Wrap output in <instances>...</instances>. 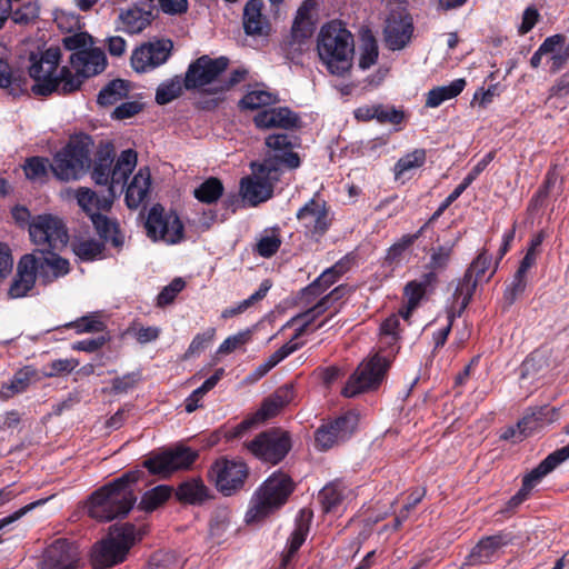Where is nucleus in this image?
Masks as SVG:
<instances>
[{"instance_id":"obj_46","label":"nucleus","mask_w":569,"mask_h":569,"mask_svg":"<svg viewBox=\"0 0 569 569\" xmlns=\"http://www.w3.org/2000/svg\"><path fill=\"white\" fill-rule=\"evenodd\" d=\"M345 272L342 263H336L333 267L325 270L315 282H312L307 289L309 295H320L331 284H333L338 278Z\"/></svg>"},{"instance_id":"obj_15","label":"nucleus","mask_w":569,"mask_h":569,"mask_svg":"<svg viewBox=\"0 0 569 569\" xmlns=\"http://www.w3.org/2000/svg\"><path fill=\"white\" fill-rule=\"evenodd\" d=\"M247 447L258 459L278 463L290 450L291 440L286 431L272 429L257 436Z\"/></svg>"},{"instance_id":"obj_59","label":"nucleus","mask_w":569,"mask_h":569,"mask_svg":"<svg viewBox=\"0 0 569 569\" xmlns=\"http://www.w3.org/2000/svg\"><path fill=\"white\" fill-rule=\"evenodd\" d=\"M68 327L76 329L77 333L99 332L102 331L104 326L98 316H84L74 322H70Z\"/></svg>"},{"instance_id":"obj_10","label":"nucleus","mask_w":569,"mask_h":569,"mask_svg":"<svg viewBox=\"0 0 569 569\" xmlns=\"http://www.w3.org/2000/svg\"><path fill=\"white\" fill-rule=\"evenodd\" d=\"M266 157L260 167L261 173L272 174L273 180L279 179L281 167L296 169L300 166L299 156L293 152V141L290 136L284 133L270 134L266 138Z\"/></svg>"},{"instance_id":"obj_58","label":"nucleus","mask_w":569,"mask_h":569,"mask_svg":"<svg viewBox=\"0 0 569 569\" xmlns=\"http://www.w3.org/2000/svg\"><path fill=\"white\" fill-rule=\"evenodd\" d=\"M214 335L216 330L213 328H208L206 331L194 336L186 352V357H191L202 352L213 340Z\"/></svg>"},{"instance_id":"obj_14","label":"nucleus","mask_w":569,"mask_h":569,"mask_svg":"<svg viewBox=\"0 0 569 569\" xmlns=\"http://www.w3.org/2000/svg\"><path fill=\"white\" fill-rule=\"evenodd\" d=\"M197 457V451L184 446H177L152 453L144 460L143 466L152 475L167 477L177 470L189 468Z\"/></svg>"},{"instance_id":"obj_24","label":"nucleus","mask_w":569,"mask_h":569,"mask_svg":"<svg viewBox=\"0 0 569 569\" xmlns=\"http://www.w3.org/2000/svg\"><path fill=\"white\" fill-rule=\"evenodd\" d=\"M70 63L74 73L72 77H79L81 81L102 72L106 68L107 59L102 50L92 48L80 50L70 56Z\"/></svg>"},{"instance_id":"obj_60","label":"nucleus","mask_w":569,"mask_h":569,"mask_svg":"<svg viewBox=\"0 0 569 569\" xmlns=\"http://www.w3.org/2000/svg\"><path fill=\"white\" fill-rule=\"evenodd\" d=\"M281 244L279 236L272 231L259 240L257 243V251L261 257L269 258L273 256Z\"/></svg>"},{"instance_id":"obj_25","label":"nucleus","mask_w":569,"mask_h":569,"mask_svg":"<svg viewBox=\"0 0 569 569\" xmlns=\"http://www.w3.org/2000/svg\"><path fill=\"white\" fill-rule=\"evenodd\" d=\"M299 120L298 114L287 107L263 109L253 118L256 127L262 130L274 128L284 130L293 129L298 127Z\"/></svg>"},{"instance_id":"obj_36","label":"nucleus","mask_w":569,"mask_h":569,"mask_svg":"<svg viewBox=\"0 0 569 569\" xmlns=\"http://www.w3.org/2000/svg\"><path fill=\"white\" fill-rule=\"evenodd\" d=\"M263 3L261 0H250L243 10V27L248 34H263L268 27L262 17Z\"/></svg>"},{"instance_id":"obj_64","label":"nucleus","mask_w":569,"mask_h":569,"mask_svg":"<svg viewBox=\"0 0 569 569\" xmlns=\"http://www.w3.org/2000/svg\"><path fill=\"white\" fill-rule=\"evenodd\" d=\"M79 361L70 358V359H57L49 363V371L44 372L46 377H56L63 373L71 372L76 367H78Z\"/></svg>"},{"instance_id":"obj_6","label":"nucleus","mask_w":569,"mask_h":569,"mask_svg":"<svg viewBox=\"0 0 569 569\" xmlns=\"http://www.w3.org/2000/svg\"><path fill=\"white\" fill-rule=\"evenodd\" d=\"M92 141L88 136L71 138L67 146L57 152L50 169L62 181L79 179L90 164Z\"/></svg>"},{"instance_id":"obj_28","label":"nucleus","mask_w":569,"mask_h":569,"mask_svg":"<svg viewBox=\"0 0 569 569\" xmlns=\"http://www.w3.org/2000/svg\"><path fill=\"white\" fill-rule=\"evenodd\" d=\"M541 53H546L547 63L550 66L549 71L557 73L569 61L567 37L561 33L547 37L541 43Z\"/></svg>"},{"instance_id":"obj_53","label":"nucleus","mask_w":569,"mask_h":569,"mask_svg":"<svg viewBox=\"0 0 569 569\" xmlns=\"http://www.w3.org/2000/svg\"><path fill=\"white\" fill-rule=\"evenodd\" d=\"M49 160L42 157H31L26 160L23 171L26 177L31 181H43L50 168Z\"/></svg>"},{"instance_id":"obj_63","label":"nucleus","mask_w":569,"mask_h":569,"mask_svg":"<svg viewBox=\"0 0 569 569\" xmlns=\"http://www.w3.org/2000/svg\"><path fill=\"white\" fill-rule=\"evenodd\" d=\"M250 338L249 331L238 332L237 335L228 337L218 348V353L228 355L239 347L246 345Z\"/></svg>"},{"instance_id":"obj_2","label":"nucleus","mask_w":569,"mask_h":569,"mask_svg":"<svg viewBox=\"0 0 569 569\" xmlns=\"http://www.w3.org/2000/svg\"><path fill=\"white\" fill-rule=\"evenodd\" d=\"M140 471H130L94 491L88 501V513L98 521L124 517L137 502L134 486Z\"/></svg>"},{"instance_id":"obj_22","label":"nucleus","mask_w":569,"mask_h":569,"mask_svg":"<svg viewBox=\"0 0 569 569\" xmlns=\"http://www.w3.org/2000/svg\"><path fill=\"white\" fill-rule=\"evenodd\" d=\"M490 266L491 257L486 252H481L467 270L463 280L458 284L455 292L457 299H461L460 305L462 309L466 308L469 303L478 281H480L486 276V272L489 270Z\"/></svg>"},{"instance_id":"obj_51","label":"nucleus","mask_w":569,"mask_h":569,"mask_svg":"<svg viewBox=\"0 0 569 569\" xmlns=\"http://www.w3.org/2000/svg\"><path fill=\"white\" fill-rule=\"evenodd\" d=\"M223 191L222 183L217 178H209L194 189V197L206 203L217 201Z\"/></svg>"},{"instance_id":"obj_11","label":"nucleus","mask_w":569,"mask_h":569,"mask_svg":"<svg viewBox=\"0 0 569 569\" xmlns=\"http://www.w3.org/2000/svg\"><path fill=\"white\" fill-rule=\"evenodd\" d=\"M29 234L40 253L56 251L68 242V232L61 219L52 214H40L29 223Z\"/></svg>"},{"instance_id":"obj_35","label":"nucleus","mask_w":569,"mask_h":569,"mask_svg":"<svg viewBox=\"0 0 569 569\" xmlns=\"http://www.w3.org/2000/svg\"><path fill=\"white\" fill-rule=\"evenodd\" d=\"M466 80L462 78L451 81L449 84L436 87L428 91L426 107L437 108L447 100L456 98L462 92Z\"/></svg>"},{"instance_id":"obj_45","label":"nucleus","mask_w":569,"mask_h":569,"mask_svg":"<svg viewBox=\"0 0 569 569\" xmlns=\"http://www.w3.org/2000/svg\"><path fill=\"white\" fill-rule=\"evenodd\" d=\"M349 492L350 490L341 482H333L322 488L319 493V499L321 500L323 509L329 512L336 509Z\"/></svg>"},{"instance_id":"obj_9","label":"nucleus","mask_w":569,"mask_h":569,"mask_svg":"<svg viewBox=\"0 0 569 569\" xmlns=\"http://www.w3.org/2000/svg\"><path fill=\"white\" fill-rule=\"evenodd\" d=\"M227 68L228 59L226 57L213 59L202 56L189 64L184 74V88L216 94L212 89L219 87L220 76Z\"/></svg>"},{"instance_id":"obj_29","label":"nucleus","mask_w":569,"mask_h":569,"mask_svg":"<svg viewBox=\"0 0 569 569\" xmlns=\"http://www.w3.org/2000/svg\"><path fill=\"white\" fill-rule=\"evenodd\" d=\"M511 541V537L506 533H499L486 537L472 549L469 556L470 565L486 563L498 557L501 548Z\"/></svg>"},{"instance_id":"obj_16","label":"nucleus","mask_w":569,"mask_h":569,"mask_svg":"<svg viewBox=\"0 0 569 569\" xmlns=\"http://www.w3.org/2000/svg\"><path fill=\"white\" fill-rule=\"evenodd\" d=\"M359 423L356 411H347L333 421L320 426L315 433V441L320 450H328L346 441L355 432Z\"/></svg>"},{"instance_id":"obj_52","label":"nucleus","mask_w":569,"mask_h":569,"mask_svg":"<svg viewBox=\"0 0 569 569\" xmlns=\"http://www.w3.org/2000/svg\"><path fill=\"white\" fill-rule=\"evenodd\" d=\"M73 251L81 260L92 261L102 256L103 243L94 239L78 240L73 243Z\"/></svg>"},{"instance_id":"obj_56","label":"nucleus","mask_w":569,"mask_h":569,"mask_svg":"<svg viewBox=\"0 0 569 569\" xmlns=\"http://www.w3.org/2000/svg\"><path fill=\"white\" fill-rule=\"evenodd\" d=\"M63 46L67 50L77 52L92 49V38L87 32H74L63 38Z\"/></svg>"},{"instance_id":"obj_33","label":"nucleus","mask_w":569,"mask_h":569,"mask_svg":"<svg viewBox=\"0 0 569 569\" xmlns=\"http://www.w3.org/2000/svg\"><path fill=\"white\" fill-rule=\"evenodd\" d=\"M34 376L36 370L32 367L27 366L18 370L10 381L2 383L0 388V398L2 400H8L16 395L24 392Z\"/></svg>"},{"instance_id":"obj_21","label":"nucleus","mask_w":569,"mask_h":569,"mask_svg":"<svg viewBox=\"0 0 569 569\" xmlns=\"http://www.w3.org/2000/svg\"><path fill=\"white\" fill-rule=\"evenodd\" d=\"M80 560L79 549L74 545L58 539L46 550L43 569H74Z\"/></svg>"},{"instance_id":"obj_19","label":"nucleus","mask_w":569,"mask_h":569,"mask_svg":"<svg viewBox=\"0 0 569 569\" xmlns=\"http://www.w3.org/2000/svg\"><path fill=\"white\" fill-rule=\"evenodd\" d=\"M568 458L569 445L550 453L537 468L525 477L521 489L509 500V506L517 507L523 502L532 488L536 487L546 475L551 472L558 465Z\"/></svg>"},{"instance_id":"obj_50","label":"nucleus","mask_w":569,"mask_h":569,"mask_svg":"<svg viewBox=\"0 0 569 569\" xmlns=\"http://www.w3.org/2000/svg\"><path fill=\"white\" fill-rule=\"evenodd\" d=\"M569 98V70L565 72L550 88L548 101L556 108L563 109Z\"/></svg>"},{"instance_id":"obj_12","label":"nucleus","mask_w":569,"mask_h":569,"mask_svg":"<svg viewBox=\"0 0 569 569\" xmlns=\"http://www.w3.org/2000/svg\"><path fill=\"white\" fill-rule=\"evenodd\" d=\"M390 365V357L381 355H375L362 361L343 388V396L355 397L361 392L376 389L385 379Z\"/></svg>"},{"instance_id":"obj_47","label":"nucleus","mask_w":569,"mask_h":569,"mask_svg":"<svg viewBox=\"0 0 569 569\" xmlns=\"http://www.w3.org/2000/svg\"><path fill=\"white\" fill-rule=\"evenodd\" d=\"M426 161V151L416 149L410 153L401 157L395 166V176L397 179L405 176L409 171L420 168Z\"/></svg>"},{"instance_id":"obj_61","label":"nucleus","mask_w":569,"mask_h":569,"mask_svg":"<svg viewBox=\"0 0 569 569\" xmlns=\"http://www.w3.org/2000/svg\"><path fill=\"white\" fill-rule=\"evenodd\" d=\"M313 30L315 21L293 20V24L291 28L292 41L298 44H301L312 36Z\"/></svg>"},{"instance_id":"obj_38","label":"nucleus","mask_w":569,"mask_h":569,"mask_svg":"<svg viewBox=\"0 0 569 569\" xmlns=\"http://www.w3.org/2000/svg\"><path fill=\"white\" fill-rule=\"evenodd\" d=\"M177 497L188 503H201L209 497V490L200 479H191L179 486Z\"/></svg>"},{"instance_id":"obj_48","label":"nucleus","mask_w":569,"mask_h":569,"mask_svg":"<svg viewBox=\"0 0 569 569\" xmlns=\"http://www.w3.org/2000/svg\"><path fill=\"white\" fill-rule=\"evenodd\" d=\"M171 496V488L164 485L157 486L144 492L139 507L146 511H152L162 505Z\"/></svg>"},{"instance_id":"obj_13","label":"nucleus","mask_w":569,"mask_h":569,"mask_svg":"<svg viewBox=\"0 0 569 569\" xmlns=\"http://www.w3.org/2000/svg\"><path fill=\"white\" fill-rule=\"evenodd\" d=\"M248 467L242 460L221 457L209 469V478L224 496H231L243 487Z\"/></svg>"},{"instance_id":"obj_62","label":"nucleus","mask_w":569,"mask_h":569,"mask_svg":"<svg viewBox=\"0 0 569 569\" xmlns=\"http://www.w3.org/2000/svg\"><path fill=\"white\" fill-rule=\"evenodd\" d=\"M186 282L181 278L173 279L158 295V305L166 306L171 303L177 295L184 288Z\"/></svg>"},{"instance_id":"obj_32","label":"nucleus","mask_w":569,"mask_h":569,"mask_svg":"<svg viewBox=\"0 0 569 569\" xmlns=\"http://www.w3.org/2000/svg\"><path fill=\"white\" fill-rule=\"evenodd\" d=\"M310 513L306 510H301L299 518L296 521L295 530L292 531L286 550L282 556V566H287L290 562L292 556L305 542L309 531Z\"/></svg>"},{"instance_id":"obj_8","label":"nucleus","mask_w":569,"mask_h":569,"mask_svg":"<svg viewBox=\"0 0 569 569\" xmlns=\"http://www.w3.org/2000/svg\"><path fill=\"white\" fill-rule=\"evenodd\" d=\"M144 227L147 236L154 242L177 244L184 239V227L179 216L172 210H166L161 204L151 207Z\"/></svg>"},{"instance_id":"obj_44","label":"nucleus","mask_w":569,"mask_h":569,"mask_svg":"<svg viewBox=\"0 0 569 569\" xmlns=\"http://www.w3.org/2000/svg\"><path fill=\"white\" fill-rule=\"evenodd\" d=\"M278 101V96L266 89H253L248 91L240 100L242 109L256 110L268 107Z\"/></svg>"},{"instance_id":"obj_34","label":"nucleus","mask_w":569,"mask_h":569,"mask_svg":"<svg viewBox=\"0 0 569 569\" xmlns=\"http://www.w3.org/2000/svg\"><path fill=\"white\" fill-rule=\"evenodd\" d=\"M119 20L126 32L130 34L139 33L150 24L151 11L142 10L137 7L128 8L121 11Z\"/></svg>"},{"instance_id":"obj_30","label":"nucleus","mask_w":569,"mask_h":569,"mask_svg":"<svg viewBox=\"0 0 569 569\" xmlns=\"http://www.w3.org/2000/svg\"><path fill=\"white\" fill-rule=\"evenodd\" d=\"M36 259L38 263V276L39 278H42L44 282H50L69 272L68 260L57 256L54 251L41 253V256L36 257Z\"/></svg>"},{"instance_id":"obj_18","label":"nucleus","mask_w":569,"mask_h":569,"mask_svg":"<svg viewBox=\"0 0 569 569\" xmlns=\"http://www.w3.org/2000/svg\"><path fill=\"white\" fill-rule=\"evenodd\" d=\"M172 42L170 40H157L143 43L131 56V66L134 71L143 73L163 64L170 57Z\"/></svg>"},{"instance_id":"obj_37","label":"nucleus","mask_w":569,"mask_h":569,"mask_svg":"<svg viewBox=\"0 0 569 569\" xmlns=\"http://www.w3.org/2000/svg\"><path fill=\"white\" fill-rule=\"evenodd\" d=\"M281 409H282V406H280L278 403V401L274 399V397L271 396L262 403L260 410L257 411L254 416H252L249 419L243 420L241 423H239L234 428L233 437H240L243 432H246L248 429H250L257 422L264 421V420L276 416Z\"/></svg>"},{"instance_id":"obj_1","label":"nucleus","mask_w":569,"mask_h":569,"mask_svg":"<svg viewBox=\"0 0 569 569\" xmlns=\"http://www.w3.org/2000/svg\"><path fill=\"white\" fill-rule=\"evenodd\" d=\"M136 164L137 153L131 149L122 151L114 166L112 151L109 148L100 150L93 164L92 179L97 184H109L110 197H99L87 187H80L73 191L78 206L90 217L99 236L116 248L122 247L124 238L118 224L101 212L110 209L117 192L123 191Z\"/></svg>"},{"instance_id":"obj_57","label":"nucleus","mask_w":569,"mask_h":569,"mask_svg":"<svg viewBox=\"0 0 569 569\" xmlns=\"http://www.w3.org/2000/svg\"><path fill=\"white\" fill-rule=\"evenodd\" d=\"M528 283V274L522 271H516L512 281L505 291V298L509 303H512L526 290Z\"/></svg>"},{"instance_id":"obj_20","label":"nucleus","mask_w":569,"mask_h":569,"mask_svg":"<svg viewBox=\"0 0 569 569\" xmlns=\"http://www.w3.org/2000/svg\"><path fill=\"white\" fill-rule=\"evenodd\" d=\"M413 34V22L411 17L405 11H392L383 29L385 42L393 51L403 49L411 40Z\"/></svg>"},{"instance_id":"obj_23","label":"nucleus","mask_w":569,"mask_h":569,"mask_svg":"<svg viewBox=\"0 0 569 569\" xmlns=\"http://www.w3.org/2000/svg\"><path fill=\"white\" fill-rule=\"evenodd\" d=\"M253 178H244L241 180V194L243 200L248 201L251 206H257L267 201L272 196L273 180L272 174L261 173L260 167L253 170Z\"/></svg>"},{"instance_id":"obj_7","label":"nucleus","mask_w":569,"mask_h":569,"mask_svg":"<svg viewBox=\"0 0 569 569\" xmlns=\"http://www.w3.org/2000/svg\"><path fill=\"white\" fill-rule=\"evenodd\" d=\"M138 539H140V532L132 525L126 523L112 528L108 538L102 540L94 549V565L110 567L121 562Z\"/></svg>"},{"instance_id":"obj_31","label":"nucleus","mask_w":569,"mask_h":569,"mask_svg":"<svg viewBox=\"0 0 569 569\" xmlns=\"http://www.w3.org/2000/svg\"><path fill=\"white\" fill-rule=\"evenodd\" d=\"M150 172L141 168L132 178L126 190V203L129 208H138L148 197L150 190Z\"/></svg>"},{"instance_id":"obj_49","label":"nucleus","mask_w":569,"mask_h":569,"mask_svg":"<svg viewBox=\"0 0 569 569\" xmlns=\"http://www.w3.org/2000/svg\"><path fill=\"white\" fill-rule=\"evenodd\" d=\"M270 288H271V284L268 281H263L260 284L259 289L256 292H253L249 298L240 301L234 307H230V308L224 309L222 311V313H221V317L223 319H228V318H231V317H234L237 315H240V313L244 312L253 303H256L257 301L263 299Z\"/></svg>"},{"instance_id":"obj_4","label":"nucleus","mask_w":569,"mask_h":569,"mask_svg":"<svg viewBox=\"0 0 569 569\" xmlns=\"http://www.w3.org/2000/svg\"><path fill=\"white\" fill-rule=\"evenodd\" d=\"M60 56L57 47L47 49L39 58L31 56L29 73L36 82L32 86L34 94L48 96L54 91L69 93L80 88L81 79L72 77V72L66 67L57 73Z\"/></svg>"},{"instance_id":"obj_40","label":"nucleus","mask_w":569,"mask_h":569,"mask_svg":"<svg viewBox=\"0 0 569 569\" xmlns=\"http://www.w3.org/2000/svg\"><path fill=\"white\" fill-rule=\"evenodd\" d=\"M556 416V411L551 407H540L526 415L518 423L520 432L532 431L545 423H550Z\"/></svg>"},{"instance_id":"obj_5","label":"nucleus","mask_w":569,"mask_h":569,"mask_svg":"<svg viewBox=\"0 0 569 569\" xmlns=\"http://www.w3.org/2000/svg\"><path fill=\"white\" fill-rule=\"evenodd\" d=\"M292 491L293 482L288 475L272 473L256 491L246 515L247 522L260 520L282 507Z\"/></svg>"},{"instance_id":"obj_41","label":"nucleus","mask_w":569,"mask_h":569,"mask_svg":"<svg viewBox=\"0 0 569 569\" xmlns=\"http://www.w3.org/2000/svg\"><path fill=\"white\" fill-rule=\"evenodd\" d=\"M455 243H445L431 250L429 268L431 272L427 276V282L431 283L436 279V272L442 271L447 268L450 261Z\"/></svg>"},{"instance_id":"obj_54","label":"nucleus","mask_w":569,"mask_h":569,"mask_svg":"<svg viewBox=\"0 0 569 569\" xmlns=\"http://www.w3.org/2000/svg\"><path fill=\"white\" fill-rule=\"evenodd\" d=\"M428 223H425L416 233L405 234L397 242H395L387 252V260L390 262L397 261L401 254L423 233Z\"/></svg>"},{"instance_id":"obj_42","label":"nucleus","mask_w":569,"mask_h":569,"mask_svg":"<svg viewBox=\"0 0 569 569\" xmlns=\"http://www.w3.org/2000/svg\"><path fill=\"white\" fill-rule=\"evenodd\" d=\"M223 375L224 369H217L216 372L211 377H209L199 388L193 390L192 393L184 401L186 411L190 413L200 408V401L203 398V396L217 386V383L220 381Z\"/></svg>"},{"instance_id":"obj_17","label":"nucleus","mask_w":569,"mask_h":569,"mask_svg":"<svg viewBox=\"0 0 569 569\" xmlns=\"http://www.w3.org/2000/svg\"><path fill=\"white\" fill-rule=\"evenodd\" d=\"M297 219L303 227L307 236L318 240L329 229L332 216L325 200L319 198L310 199L297 212Z\"/></svg>"},{"instance_id":"obj_3","label":"nucleus","mask_w":569,"mask_h":569,"mask_svg":"<svg viewBox=\"0 0 569 569\" xmlns=\"http://www.w3.org/2000/svg\"><path fill=\"white\" fill-rule=\"evenodd\" d=\"M321 63L332 76H346L353 61V37L340 21L333 20L321 27L317 39Z\"/></svg>"},{"instance_id":"obj_27","label":"nucleus","mask_w":569,"mask_h":569,"mask_svg":"<svg viewBox=\"0 0 569 569\" xmlns=\"http://www.w3.org/2000/svg\"><path fill=\"white\" fill-rule=\"evenodd\" d=\"M37 266L34 254H26L20 259L17 276L9 289L11 298H22L32 289L38 274Z\"/></svg>"},{"instance_id":"obj_39","label":"nucleus","mask_w":569,"mask_h":569,"mask_svg":"<svg viewBox=\"0 0 569 569\" xmlns=\"http://www.w3.org/2000/svg\"><path fill=\"white\" fill-rule=\"evenodd\" d=\"M130 84L128 81L116 79L102 88L98 94L100 106H111L124 99L129 93Z\"/></svg>"},{"instance_id":"obj_43","label":"nucleus","mask_w":569,"mask_h":569,"mask_svg":"<svg viewBox=\"0 0 569 569\" xmlns=\"http://www.w3.org/2000/svg\"><path fill=\"white\" fill-rule=\"evenodd\" d=\"M183 87L184 79L180 76L162 81L156 90V102L162 106L173 101L180 97Z\"/></svg>"},{"instance_id":"obj_26","label":"nucleus","mask_w":569,"mask_h":569,"mask_svg":"<svg viewBox=\"0 0 569 569\" xmlns=\"http://www.w3.org/2000/svg\"><path fill=\"white\" fill-rule=\"evenodd\" d=\"M345 287H337L329 295L321 298L313 307L307 311L295 316L290 323L298 325L293 339L301 337L308 329V327L322 313L331 308L333 301L340 299L346 292Z\"/></svg>"},{"instance_id":"obj_55","label":"nucleus","mask_w":569,"mask_h":569,"mask_svg":"<svg viewBox=\"0 0 569 569\" xmlns=\"http://www.w3.org/2000/svg\"><path fill=\"white\" fill-rule=\"evenodd\" d=\"M378 46L372 37L363 39L360 47L359 68L362 70L369 69L377 62Z\"/></svg>"}]
</instances>
